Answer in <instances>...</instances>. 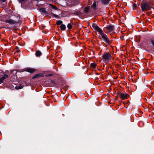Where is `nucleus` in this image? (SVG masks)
<instances>
[{"label": "nucleus", "instance_id": "obj_8", "mask_svg": "<svg viewBox=\"0 0 154 154\" xmlns=\"http://www.w3.org/2000/svg\"><path fill=\"white\" fill-rule=\"evenodd\" d=\"M6 22L9 23L10 24H14L16 23L15 21L14 20L12 19H9L8 20H6Z\"/></svg>", "mask_w": 154, "mask_h": 154}, {"label": "nucleus", "instance_id": "obj_11", "mask_svg": "<svg viewBox=\"0 0 154 154\" xmlns=\"http://www.w3.org/2000/svg\"><path fill=\"white\" fill-rule=\"evenodd\" d=\"M90 11V8L89 6L85 7L84 8V11L85 12L88 13Z\"/></svg>", "mask_w": 154, "mask_h": 154}, {"label": "nucleus", "instance_id": "obj_15", "mask_svg": "<svg viewBox=\"0 0 154 154\" xmlns=\"http://www.w3.org/2000/svg\"><path fill=\"white\" fill-rule=\"evenodd\" d=\"M51 16L52 17H55L56 18H58V19L60 18V17H59L58 15H56L53 13L51 14Z\"/></svg>", "mask_w": 154, "mask_h": 154}, {"label": "nucleus", "instance_id": "obj_17", "mask_svg": "<svg viewBox=\"0 0 154 154\" xmlns=\"http://www.w3.org/2000/svg\"><path fill=\"white\" fill-rule=\"evenodd\" d=\"M63 22L61 20H57L56 22V24L57 25H59L62 24Z\"/></svg>", "mask_w": 154, "mask_h": 154}, {"label": "nucleus", "instance_id": "obj_1", "mask_svg": "<svg viewBox=\"0 0 154 154\" xmlns=\"http://www.w3.org/2000/svg\"><path fill=\"white\" fill-rule=\"evenodd\" d=\"M111 41L106 37V63L109 62L112 60V55L110 50L112 47L110 45Z\"/></svg>", "mask_w": 154, "mask_h": 154}, {"label": "nucleus", "instance_id": "obj_3", "mask_svg": "<svg viewBox=\"0 0 154 154\" xmlns=\"http://www.w3.org/2000/svg\"><path fill=\"white\" fill-rule=\"evenodd\" d=\"M141 7L143 11L149 10L151 8L154 10V8L151 7L149 3L143 2L141 4Z\"/></svg>", "mask_w": 154, "mask_h": 154}, {"label": "nucleus", "instance_id": "obj_20", "mask_svg": "<svg viewBox=\"0 0 154 154\" xmlns=\"http://www.w3.org/2000/svg\"><path fill=\"white\" fill-rule=\"evenodd\" d=\"M23 88V87L21 86H16L15 87V88L17 89H21Z\"/></svg>", "mask_w": 154, "mask_h": 154}, {"label": "nucleus", "instance_id": "obj_5", "mask_svg": "<svg viewBox=\"0 0 154 154\" xmlns=\"http://www.w3.org/2000/svg\"><path fill=\"white\" fill-rule=\"evenodd\" d=\"M106 29H107L109 32L112 31L114 29V25L112 24H109L106 27Z\"/></svg>", "mask_w": 154, "mask_h": 154}, {"label": "nucleus", "instance_id": "obj_6", "mask_svg": "<svg viewBox=\"0 0 154 154\" xmlns=\"http://www.w3.org/2000/svg\"><path fill=\"white\" fill-rule=\"evenodd\" d=\"M26 71L27 72L32 73L35 72L36 71V69L30 68H27L26 69Z\"/></svg>", "mask_w": 154, "mask_h": 154}, {"label": "nucleus", "instance_id": "obj_21", "mask_svg": "<svg viewBox=\"0 0 154 154\" xmlns=\"http://www.w3.org/2000/svg\"><path fill=\"white\" fill-rule=\"evenodd\" d=\"M109 1L110 0H106V8L108 7V6H109Z\"/></svg>", "mask_w": 154, "mask_h": 154}, {"label": "nucleus", "instance_id": "obj_9", "mask_svg": "<svg viewBox=\"0 0 154 154\" xmlns=\"http://www.w3.org/2000/svg\"><path fill=\"white\" fill-rule=\"evenodd\" d=\"M39 11L43 15H44L47 14L46 10L44 8H42L40 9H39Z\"/></svg>", "mask_w": 154, "mask_h": 154}, {"label": "nucleus", "instance_id": "obj_13", "mask_svg": "<svg viewBox=\"0 0 154 154\" xmlns=\"http://www.w3.org/2000/svg\"><path fill=\"white\" fill-rule=\"evenodd\" d=\"M102 57L103 59V60L104 62L105 63H106V53L104 52V53L103 54V55L102 56Z\"/></svg>", "mask_w": 154, "mask_h": 154}, {"label": "nucleus", "instance_id": "obj_26", "mask_svg": "<svg viewBox=\"0 0 154 154\" xmlns=\"http://www.w3.org/2000/svg\"><path fill=\"white\" fill-rule=\"evenodd\" d=\"M39 76V75L38 74H37L35 75L34 76L33 78H35L38 77Z\"/></svg>", "mask_w": 154, "mask_h": 154}, {"label": "nucleus", "instance_id": "obj_28", "mask_svg": "<svg viewBox=\"0 0 154 154\" xmlns=\"http://www.w3.org/2000/svg\"><path fill=\"white\" fill-rule=\"evenodd\" d=\"M147 15H149V13H147Z\"/></svg>", "mask_w": 154, "mask_h": 154}, {"label": "nucleus", "instance_id": "obj_22", "mask_svg": "<svg viewBox=\"0 0 154 154\" xmlns=\"http://www.w3.org/2000/svg\"><path fill=\"white\" fill-rule=\"evenodd\" d=\"M101 3L103 4H106V0H102Z\"/></svg>", "mask_w": 154, "mask_h": 154}, {"label": "nucleus", "instance_id": "obj_25", "mask_svg": "<svg viewBox=\"0 0 154 154\" xmlns=\"http://www.w3.org/2000/svg\"><path fill=\"white\" fill-rule=\"evenodd\" d=\"M151 43L152 44L153 46L154 47V41L152 40L151 41Z\"/></svg>", "mask_w": 154, "mask_h": 154}, {"label": "nucleus", "instance_id": "obj_24", "mask_svg": "<svg viewBox=\"0 0 154 154\" xmlns=\"http://www.w3.org/2000/svg\"><path fill=\"white\" fill-rule=\"evenodd\" d=\"M133 6L134 7V8H136L137 7V5L136 4H133Z\"/></svg>", "mask_w": 154, "mask_h": 154}, {"label": "nucleus", "instance_id": "obj_14", "mask_svg": "<svg viewBox=\"0 0 154 154\" xmlns=\"http://www.w3.org/2000/svg\"><path fill=\"white\" fill-rule=\"evenodd\" d=\"M61 29L62 30H64L66 29V27L65 25L62 24L60 27Z\"/></svg>", "mask_w": 154, "mask_h": 154}, {"label": "nucleus", "instance_id": "obj_12", "mask_svg": "<svg viewBox=\"0 0 154 154\" xmlns=\"http://www.w3.org/2000/svg\"><path fill=\"white\" fill-rule=\"evenodd\" d=\"M42 53L40 51H37L35 53V55L37 57H39L41 55Z\"/></svg>", "mask_w": 154, "mask_h": 154}, {"label": "nucleus", "instance_id": "obj_29", "mask_svg": "<svg viewBox=\"0 0 154 154\" xmlns=\"http://www.w3.org/2000/svg\"><path fill=\"white\" fill-rule=\"evenodd\" d=\"M0 71H1V70H0Z\"/></svg>", "mask_w": 154, "mask_h": 154}, {"label": "nucleus", "instance_id": "obj_10", "mask_svg": "<svg viewBox=\"0 0 154 154\" xmlns=\"http://www.w3.org/2000/svg\"><path fill=\"white\" fill-rule=\"evenodd\" d=\"M97 4L95 2H94L93 4L91 6V9L93 10H95Z\"/></svg>", "mask_w": 154, "mask_h": 154}, {"label": "nucleus", "instance_id": "obj_27", "mask_svg": "<svg viewBox=\"0 0 154 154\" xmlns=\"http://www.w3.org/2000/svg\"><path fill=\"white\" fill-rule=\"evenodd\" d=\"M74 14L75 15H79L78 13L77 12H75Z\"/></svg>", "mask_w": 154, "mask_h": 154}, {"label": "nucleus", "instance_id": "obj_18", "mask_svg": "<svg viewBox=\"0 0 154 154\" xmlns=\"http://www.w3.org/2000/svg\"><path fill=\"white\" fill-rule=\"evenodd\" d=\"M19 2L21 4H24L25 3L27 0H19Z\"/></svg>", "mask_w": 154, "mask_h": 154}, {"label": "nucleus", "instance_id": "obj_23", "mask_svg": "<svg viewBox=\"0 0 154 154\" xmlns=\"http://www.w3.org/2000/svg\"><path fill=\"white\" fill-rule=\"evenodd\" d=\"M52 8H53L54 9H57V8L55 5H52Z\"/></svg>", "mask_w": 154, "mask_h": 154}, {"label": "nucleus", "instance_id": "obj_2", "mask_svg": "<svg viewBox=\"0 0 154 154\" xmlns=\"http://www.w3.org/2000/svg\"><path fill=\"white\" fill-rule=\"evenodd\" d=\"M92 26L94 29L96 30L101 35L100 38L104 41V43L106 42V35L103 33V30L95 24H93Z\"/></svg>", "mask_w": 154, "mask_h": 154}, {"label": "nucleus", "instance_id": "obj_7", "mask_svg": "<svg viewBox=\"0 0 154 154\" xmlns=\"http://www.w3.org/2000/svg\"><path fill=\"white\" fill-rule=\"evenodd\" d=\"M8 76L7 74H5L4 76L0 79V84L3 83L4 80L8 77Z\"/></svg>", "mask_w": 154, "mask_h": 154}, {"label": "nucleus", "instance_id": "obj_16", "mask_svg": "<svg viewBox=\"0 0 154 154\" xmlns=\"http://www.w3.org/2000/svg\"><path fill=\"white\" fill-rule=\"evenodd\" d=\"M97 64L95 63H92L91 64V66L93 68H95Z\"/></svg>", "mask_w": 154, "mask_h": 154}, {"label": "nucleus", "instance_id": "obj_19", "mask_svg": "<svg viewBox=\"0 0 154 154\" xmlns=\"http://www.w3.org/2000/svg\"><path fill=\"white\" fill-rule=\"evenodd\" d=\"M72 26L70 23H68L67 25V28L69 29H71L72 27Z\"/></svg>", "mask_w": 154, "mask_h": 154}, {"label": "nucleus", "instance_id": "obj_4", "mask_svg": "<svg viewBox=\"0 0 154 154\" xmlns=\"http://www.w3.org/2000/svg\"><path fill=\"white\" fill-rule=\"evenodd\" d=\"M120 97L122 100L127 99L128 95L126 93H121L120 94Z\"/></svg>", "mask_w": 154, "mask_h": 154}]
</instances>
